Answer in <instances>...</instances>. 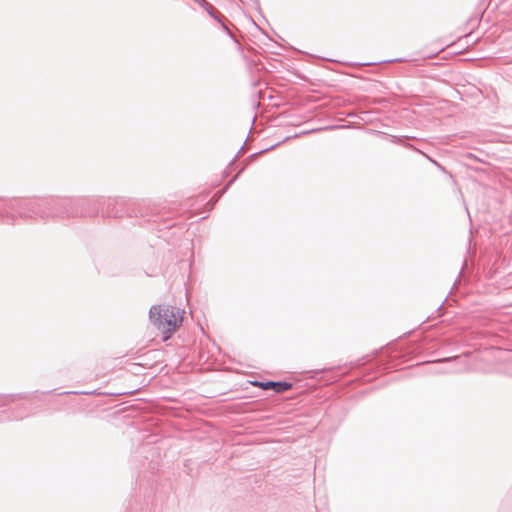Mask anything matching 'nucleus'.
Masks as SVG:
<instances>
[{"mask_svg":"<svg viewBox=\"0 0 512 512\" xmlns=\"http://www.w3.org/2000/svg\"><path fill=\"white\" fill-rule=\"evenodd\" d=\"M184 310L175 306L155 305L150 308L149 317L153 325L168 339L182 324Z\"/></svg>","mask_w":512,"mask_h":512,"instance_id":"1","label":"nucleus"},{"mask_svg":"<svg viewBox=\"0 0 512 512\" xmlns=\"http://www.w3.org/2000/svg\"><path fill=\"white\" fill-rule=\"evenodd\" d=\"M365 121H371V119L367 116L366 118H363Z\"/></svg>","mask_w":512,"mask_h":512,"instance_id":"5","label":"nucleus"},{"mask_svg":"<svg viewBox=\"0 0 512 512\" xmlns=\"http://www.w3.org/2000/svg\"><path fill=\"white\" fill-rule=\"evenodd\" d=\"M194 1L197 2L209 14V16L211 18H213L217 22H219L221 24L222 28L229 35H231V31L226 26V24L223 22L224 17L218 11H216V9L214 8V6L212 4H210L207 0H194Z\"/></svg>","mask_w":512,"mask_h":512,"instance_id":"3","label":"nucleus"},{"mask_svg":"<svg viewBox=\"0 0 512 512\" xmlns=\"http://www.w3.org/2000/svg\"><path fill=\"white\" fill-rule=\"evenodd\" d=\"M19 216L22 218H32L34 215H39L41 217L46 216V214L39 211V205L32 202H25L20 205Z\"/></svg>","mask_w":512,"mask_h":512,"instance_id":"4","label":"nucleus"},{"mask_svg":"<svg viewBox=\"0 0 512 512\" xmlns=\"http://www.w3.org/2000/svg\"><path fill=\"white\" fill-rule=\"evenodd\" d=\"M254 386H258L264 390L273 389L276 393H283L291 389L292 384L285 381H267V382H253Z\"/></svg>","mask_w":512,"mask_h":512,"instance_id":"2","label":"nucleus"}]
</instances>
